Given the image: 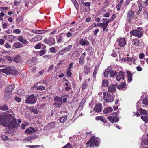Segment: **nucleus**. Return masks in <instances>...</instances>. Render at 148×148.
<instances>
[{
    "label": "nucleus",
    "mask_w": 148,
    "mask_h": 148,
    "mask_svg": "<svg viewBox=\"0 0 148 148\" xmlns=\"http://www.w3.org/2000/svg\"><path fill=\"white\" fill-rule=\"evenodd\" d=\"M12 116L10 114H3L0 116V121L5 126L13 128L17 126V122L15 119H11Z\"/></svg>",
    "instance_id": "1"
},
{
    "label": "nucleus",
    "mask_w": 148,
    "mask_h": 148,
    "mask_svg": "<svg viewBox=\"0 0 148 148\" xmlns=\"http://www.w3.org/2000/svg\"><path fill=\"white\" fill-rule=\"evenodd\" d=\"M100 139L98 138H95L93 136L90 138V140L86 143L87 146L90 147H94L97 146L99 143Z\"/></svg>",
    "instance_id": "2"
},
{
    "label": "nucleus",
    "mask_w": 148,
    "mask_h": 148,
    "mask_svg": "<svg viewBox=\"0 0 148 148\" xmlns=\"http://www.w3.org/2000/svg\"><path fill=\"white\" fill-rule=\"evenodd\" d=\"M142 30V28L138 27L137 30H134L130 31V33L131 35L137 37L138 38H140L143 34Z\"/></svg>",
    "instance_id": "3"
},
{
    "label": "nucleus",
    "mask_w": 148,
    "mask_h": 148,
    "mask_svg": "<svg viewBox=\"0 0 148 148\" xmlns=\"http://www.w3.org/2000/svg\"><path fill=\"white\" fill-rule=\"evenodd\" d=\"M103 99L107 102H111L114 100L113 97L111 94L107 93L106 91L103 92Z\"/></svg>",
    "instance_id": "4"
},
{
    "label": "nucleus",
    "mask_w": 148,
    "mask_h": 148,
    "mask_svg": "<svg viewBox=\"0 0 148 148\" xmlns=\"http://www.w3.org/2000/svg\"><path fill=\"white\" fill-rule=\"evenodd\" d=\"M37 101L36 98L34 94H32L29 95L26 100L25 103L27 104L35 103Z\"/></svg>",
    "instance_id": "5"
},
{
    "label": "nucleus",
    "mask_w": 148,
    "mask_h": 148,
    "mask_svg": "<svg viewBox=\"0 0 148 148\" xmlns=\"http://www.w3.org/2000/svg\"><path fill=\"white\" fill-rule=\"evenodd\" d=\"M14 87V86L12 85H9L7 87L5 92V97L6 98L8 97L11 94Z\"/></svg>",
    "instance_id": "6"
},
{
    "label": "nucleus",
    "mask_w": 148,
    "mask_h": 148,
    "mask_svg": "<svg viewBox=\"0 0 148 148\" xmlns=\"http://www.w3.org/2000/svg\"><path fill=\"white\" fill-rule=\"evenodd\" d=\"M54 99L55 102L54 105H55L56 107H60V106L62 104V98L60 97H58V96H56Z\"/></svg>",
    "instance_id": "7"
},
{
    "label": "nucleus",
    "mask_w": 148,
    "mask_h": 148,
    "mask_svg": "<svg viewBox=\"0 0 148 148\" xmlns=\"http://www.w3.org/2000/svg\"><path fill=\"white\" fill-rule=\"evenodd\" d=\"M44 42L45 43L48 44L49 46H51L54 45L55 43V40L53 38H49L48 39H45L44 40Z\"/></svg>",
    "instance_id": "8"
},
{
    "label": "nucleus",
    "mask_w": 148,
    "mask_h": 148,
    "mask_svg": "<svg viewBox=\"0 0 148 148\" xmlns=\"http://www.w3.org/2000/svg\"><path fill=\"white\" fill-rule=\"evenodd\" d=\"M125 74L122 71L120 72L116 77V79L118 81H119L121 79H124Z\"/></svg>",
    "instance_id": "9"
},
{
    "label": "nucleus",
    "mask_w": 148,
    "mask_h": 148,
    "mask_svg": "<svg viewBox=\"0 0 148 148\" xmlns=\"http://www.w3.org/2000/svg\"><path fill=\"white\" fill-rule=\"evenodd\" d=\"M117 41L118 42L119 45L120 46H124L126 44V40L124 38H119L117 40Z\"/></svg>",
    "instance_id": "10"
},
{
    "label": "nucleus",
    "mask_w": 148,
    "mask_h": 148,
    "mask_svg": "<svg viewBox=\"0 0 148 148\" xmlns=\"http://www.w3.org/2000/svg\"><path fill=\"white\" fill-rule=\"evenodd\" d=\"M94 109L97 112H101L102 109V104L101 103L96 104L94 107Z\"/></svg>",
    "instance_id": "11"
},
{
    "label": "nucleus",
    "mask_w": 148,
    "mask_h": 148,
    "mask_svg": "<svg viewBox=\"0 0 148 148\" xmlns=\"http://www.w3.org/2000/svg\"><path fill=\"white\" fill-rule=\"evenodd\" d=\"M108 119L111 122L113 123L114 122H117L119 121V117L117 116L112 117L109 116L108 118Z\"/></svg>",
    "instance_id": "12"
},
{
    "label": "nucleus",
    "mask_w": 148,
    "mask_h": 148,
    "mask_svg": "<svg viewBox=\"0 0 148 148\" xmlns=\"http://www.w3.org/2000/svg\"><path fill=\"white\" fill-rule=\"evenodd\" d=\"M134 16V12L130 10L128 13L127 19L128 21H129L131 19L133 18Z\"/></svg>",
    "instance_id": "13"
},
{
    "label": "nucleus",
    "mask_w": 148,
    "mask_h": 148,
    "mask_svg": "<svg viewBox=\"0 0 148 148\" xmlns=\"http://www.w3.org/2000/svg\"><path fill=\"white\" fill-rule=\"evenodd\" d=\"M83 68L84 71L83 72L86 75H87L91 71V68L88 67L87 65L84 66Z\"/></svg>",
    "instance_id": "14"
},
{
    "label": "nucleus",
    "mask_w": 148,
    "mask_h": 148,
    "mask_svg": "<svg viewBox=\"0 0 148 148\" xmlns=\"http://www.w3.org/2000/svg\"><path fill=\"white\" fill-rule=\"evenodd\" d=\"M80 45L82 46L88 45L89 44V42L86 40L81 38L79 41Z\"/></svg>",
    "instance_id": "15"
},
{
    "label": "nucleus",
    "mask_w": 148,
    "mask_h": 148,
    "mask_svg": "<svg viewBox=\"0 0 148 148\" xmlns=\"http://www.w3.org/2000/svg\"><path fill=\"white\" fill-rule=\"evenodd\" d=\"M42 39V36H41L38 35L30 40V41L35 42L41 40Z\"/></svg>",
    "instance_id": "16"
},
{
    "label": "nucleus",
    "mask_w": 148,
    "mask_h": 148,
    "mask_svg": "<svg viewBox=\"0 0 148 148\" xmlns=\"http://www.w3.org/2000/svg\"><path fill=\"white\" fill-rule=\"evenodd\" d=\"M112 111L113 109L112 107H108L104 109L103 112L104 114H107L112 112Z\"/></svg>",
    "instance_id": "17"
},
{
    "label": "nucleus",
    "mask_w": 148,
    "mask_h": 148,
    "mask_svg": "<svg viewBox=\"0 0 148 148\" xmlns=\"http://www.w3.org/2000/svg\"><path fill=\"white\" fill-rule=\"evenodd\" d=\"M36 131L35 129L32 127H30L27 129L25 131V132L28 134H31Z\"/></svg>",
    "instance_id": "18"
},
{
    "label": "nucleus",
    "mask_w": 148,
    "mask_h": 148,
    "mask_svg": "<svg viewBox=\"0 0 148 148\" xmlns=\"http://www.w3.org/2000/svg\"><path fill=\"white\" fill-rule=\"evenodd\" d=\"M140 42L139 40L137 38H135L132 40V45L137 46L139 45Z\"/></svg>",
    "instance_id": "19"
},
{
    "label": "nucleus",
    "mask_w": 148,
    "mask_h": 148,
    "mask_svg": "<svg viewBox=\"0 0 148 148\" xmlns=\"http://www.w3.org/2000/svg\"><path fill=\"white\" fill-rule=\"evenodd\" d=\"M116 90L115 86L114 84L110 85L108 88V91L111 92H114Z\"/></svg>",
    "instance_id": "20"
},
{
    "label": "nucleus",
    "mask_w": 148,
    "mask_h": 148,
    "mask_svg": "<svg viewBox=\"0 0 148 148\" xmlns=\"http://www.w3.org/2000/svg\"><path fill=\"white\" fill-rule=\"evenodd\" d=\"M18 40L23 44H27L28 42L25 39H24L22 36L18 37Z\"/></svg>",
    "instance_id": "21"
},
{
    "label": "nucleus",
    "mask_w": 148,
    "mask_h": 148,
    "mask_svg": "<svg viewBox=\"0 0 148 148\" xmlns=\"http://www.w3.org/2000/svg\"><path fill=\"white\" fill-rule=\"evenodd\" d=\"M1 71L7 74H10L11 73V70L10 67L7 68L6 69H1Z\"/></svg>",
    "instance_id": "22"
},
{
    "label": "nucleus",
    "mask_w": 148,
    "mask_h": 148,
    "mask_svg": "<svg viewBox=\"0 0 148 148\" xmlns=\"http://www.w3.org/2000/svg\"><path fill=\"white\" fill-rule=\"evenodd\" d=\"M127 76L128 77V81L131 82L132 80V74L131 72L127 71Z\"/></svg>",
    "instance_id": "23"
},
{
    "label": "nucleus",
    "mask_w": 148,
    "mask_h": 148,
    "mask_svg": "<svg viewBox=\"0 0 148 148\" xmlns=\"http://www.w3.org/2000/svg\"><path fill=\"white\" fill-rule=\"evenodd\" d=\"M16 40V36L11 35H9L8 41L12 42Z\"/></svg>",
    "instance_id": "24"
},
{
    "label": "nucleus",
    "mask_w": 148,
    "mask_h": 148,
    "mask_svg": "<svg viewBox=\"0 0 148 148\" xmlns=\"http://www.w3.org/2000/svg\"><path fill=\"white\" fill-rule=\"evenodd\" d=\"M32 32L34 33L38 34H42L45 32L46 31L45 30H33Z\"/></svg>",
    "instance_id": "25"
},
{
    "label": "nucleus",
    "mask_w": 148,
    "mask_h": 148,
    "mask_svg": "<svg viewBox=\"0 0 148 148\" xmlns=\"http://www.w3.org/2000/svg\"><path fill=\"white\" fill-rule=\"evenodd\" d=\"M23 45L19 42H16L15 43L13 46L16 48H19L22 47Z\"/></svg>",
    "instance_id": "26"
},
{
    "label": "nucleus",
    "mask_w": 148,
    "mask_h": 148,
    "mask_svg": "<svg viewBox=\"0 0 148 148\" xmlns=\"http://www.w3.org/2000/svg\"><path fill=\"white\" fill-rule=\"evenodd\" d=\"M125 60H126L131 62V63H134L136 61V59L134 58H131L127 57L126 58Z\"/></svg>",
    "instance_id": "27"
},
{
    "label": "nucleus",
    "mask_w": 148,
    "mask_h": 148,
    "mask_svg": "<svg viewBox=\"0 0 148 148\" xmlns=\"http://www.w3.org/2000/svg\"><path fill=\"white\" fill-rule=\"evenodd\" d=\"M67 119V115H64L62 116L60 119V121L61 123H64L66 120Z\"/></svg>",
    "instance_id": "28"
},
{
    "label": "nucleus",
    "mask_w": 148,
    "mask_h": 148,
    "mask_svg": "<svg viewBox=\"0 0 148 148\" xmlns=\"http://www.w3.org/2000/svg\"><path fill=\"white\" fill-rule=\"evenodd\" d=\"M126 84L124 82L121 83L118 86L117 88L119 89H123L126 86Z\"/></svg>",
    "instance_id": "29"
},
{
    "label": "nucleus",
    "mask_w": 148,
    "mask_h": 148,
    "mask_svg": "<svg viewBox=\"0 0 148 148\" xmlns=\"http://www.w3.org/2000/svg\"><path fill=\"white\" fill-rule=\"evenodd\" d=\"M21 60V57L19 55H16L14 58V61L16 63H18Z\"/></svg>",
    "instance_id": "30"
},
{
    "label": "nucleus",
    "mask_w": 148,
    "mask_h": 148,
    "mask_svg": "<svg viewBox=\"0 0 148 148\" xmlns=\"http://www.w3.org/2000/svg\"><path fill=\"white\" fill-rule=\"evenodd\" d=\"M95 119L97 120H100L102 121L103 122H105L106 121V120L105 119V117L102 116H100L96 117L95 118Z\"/></svg>",
    "instance_id": "31"
},
{
    "label": "nucleus",
    "mask_w": 148,
    "mask_h": 148,
    "mask_svg": "<svg viewBox=\"0 0 148 148\" xmlns=\"http://www.w3.org/2000/svg\"><path fill=\"white\" fill-rule=\"evenodd\" d=\"M139 112L141 114L146 115L147 114V113L145 110V109H142V108H141Z\"/></svg>",
    "instance_id": "32"
},
{
    "label": "nucleus",
    "mask_w": 148,
    "mask_h": 148,
    "mask_svg": "<svg viewBox=\"0 0 148 148\" xmlns=\"http://www.w3.org/2000/svg\"><path fill=\"white\" fill-rule=\"evenodd\" d=\"M118 73L114 71H110V75L111 77H114Z\"/></svg>",
    "instance_id": "33"
},
{
    "label": "nucleus",
    "mask_w": 148,
    "mask_h": 148,
    "mask_svg": "<svg viewBox=\"0 0 148 148\" xmlns=\"http://www.w3.org/2000/svg\"><path fill=\"white\" fill-rule=\"evenodd\" d=\"M141 119L145 123H147L148 121V117L145 116H141Z\"/></svg>",
    "instance_id": "34"
},
{
    "label": "nucleus",
    "mask_w": 148,
    "mask_h": 148,
    "mask_svg": "<svg viewBox=\"0 0 148 148\" xmlns=\"http://www.w3.org/2000/svg\"><path fill=\"white\" fill-rule=\"evenodd\" d=\"M108 85V81L107 80H104L102 83V86H107Z\"/></svg>",
    "instance_id": "35"
},
{
    "label": "nucleus",
    "mask_w": 148,
    "mask_h": 148,
    "mask_svg": "<svg viewBox=\"0 0 148 148\" xmlns=\"http://www.w3.org/2000/svg\"><path fill=\"white\" fill-rule=\"evenodd\" d=\"M72 45H70L63 49L64 52L68 51L71 48Z\"/></svg>",
    "instance_id": "36"
},
{
    "label": "nucleus",
    "mask_w": 148,
    "mask_h": 148,
    "mask_svg": "<svg viewBox=\"0 0 148 148\" xmlns=\"http://www.w3.org/2000/svg\"><path fill=\"white\" fill-rule=\"evenodd\" d=\"M29 125V123L27 122H25L21 125V129L24 130L25 129V127Z\"/></svg>",
    "instance_id": "37"
},
{
    "label": "nucleus",
    "mask_w": 148,
    "mask_h": 148,
    "mask_svg": "<svg viewBox=\"0 0 148 148\" xmlns=\"http://www.w3.org/2000/svg\"><path fill=\"white\" fill-rule=\"evenodd\" d=\"M17 93L19 95L21 96L24 93V91L22 89H20L17 91Z\"/></svg>",
    "instance_id": "38"
},
{
    "label": "nucleus",
    "mask_w": 148,
    "mask_h": 148,
    "mask_svg": "<svg viewBox=\"0 0 148 148\" xmlns=\"http://www.w3.org/2000/svg\"><path fill=\"white\" fill-rule=\"evenodd\" d=\"M6 59L9 61H12L13 60V58L9 56L6 55L5 56Z\"/></svg>",
    "instance_id": "39"
},
{
    "label": "nucleus",
    "mask_w": 148,
    "mask_h": 148,
    "mask_svg": "<svg viewBox=\"0 0 148 148\" xmlns=\"http://www.w3.org/2000/svg\"><path fill=\"white\" fill-rule=\"evenodd\" d=\"M45 89V87L44 86H39L37 87V89L38 90H44Z\"/></svg>",
    "instance_id": "40"
},
{
    "label": "nucleus",
    "mask_w": 148,
    "mask_h": 148,
    "mask_svg": "<svg viewBox=\"0 0 148 148\" xmlns=\"http://www.w3.org/2000/svg\"><path fill=\"white\" fill-rule=\"evenodd\" d=\"M13 32L17 34H19L21 33V31L19 29H14L13 30Z\"/></svg>",
    "instance_id": "41"
},
{
    "label": "nucleus",
    "mask_w": 148,
    "mask_h": 148,
    "mask_svg": "<svg viewBox=\"0 0 148 148\" xmlns=\"http://www.w3.org/2000/svg\"><path fill=\"white\" fill-rule=\"evenodd\" d=\"M43 57L46 59H49L53 58V56L51 55H46L44 56Z\"/></svg>",
    "instance_id": "42"
},
{
    "label": "nucleus",
    "mask_w": 148,
    "mask_h": 148,
    "mask_svg": "<svg viewBox=\"0 0 148 148\" xmlns=\"http://www.w3.org/2000/svg\"><path fill=\"white\" fill-rule=\"evenodd\" d=\"M91 3L90 2H87L85 3H84L82 4L83 5L87 7H88L89 8V7L90 6V4Z\"/></svg>",
    "instance_id": "43"
},
{
    "label": "nucleus",
    "mask_w": 148,
    "mask_h": 148,
    "mask_svg": "<svg viewBox=\"0 0 148 148\" xmlns=\"http://www.w3.org/2000/svg\"><path fill=\"white\" fill-rule=\"evenodd\" d=\"M41 44L40 43H38L35 46L34 48L36 49H39L40 48Z\"/></svg>",
    "instance_id": "44"
},
{
    "label": "nucleus",
    "mask_w": 148,
    "mask_h": 148,
    "mask_svg": "<svg viewBox=\"0 0 148 148\" xmlns=\"http://www.w3.org/2000/svg\"><path fill=\"white\" fill-rule=\"evenodd\" d=\"M1 138L2 140L4 141L6 140H8V137L7 136H5L3 135H2L1 136Z\"/></svg>",
    "instance_id": "45"
},
{
    "label": "nucleus",
    "mask_w": 148,
    "mask_h": 148,
    "mask_svg": "<svg viewBox=\"0 0 148 148\" xmlns=\"http://www.w3.org/2000/svg\"><path fill=\"white\" fill-rule=\"evenodd\" d=\"M143 103L145 105L148 104V99L145 98L143 101Z\"/></svg>",
    "instance_id": "46"
},
{
    "label": "nucleus",
    "mask_w": 148,
    "mask_h": 148,
    "mask_svg": "<svg viewBox=\"0 0 148 148\" xmlns=\"http://www.w3.org/2000/svg\"><path fill=\"white\" fill-rule=\"evenodd\" d=\"M34 137H26L25 138L24 140L27 141H30L33 139H34Z\"/></svg>",
    "instance_id": "47"
},
{
    "label": "nucleus",
    "mask_w": 148,
    "mask_h": 148,
    "mask_svg": "<svg viewBox=\"0 0 148 148\" xmlns=\"http://www.w3.org/2000/svg\"><path fill=\"white\" fill-rule=\"evenodd\" d=\"M46 53V51L45 50H41L39 51V55L40 56H43Z\"/></svg>",
    "instance_id": "48"
},
{
    "label": "nucleus",
    "mask_w": 148,
    "mask_h": 148,
    "mask_svg": "<svg viewBox=\"0 0 148 148\" xmlns=\"http://www.w3.org/2000/svg\"><path fill=\"white\" fill-rule=\"evenodd\" d=\"M84 58H82V57H80L79 59V63L80 64H82L84 62Z\"/></svg>",
    "instance_id": "49"
},
{
    "label": "nucleus",
    "mask_w": 148,
    "mask_h": 148,
    "mask_svg": "<svg viewBox=\"0 0 148 148\" xmlns=\"http://www.w3.org/2000/svg\"><path fill=\"white\" fill-rule=\"evenodd\" d=\"M8 109V107L6 105H3L1 108V110H5Z\"/></svg>",
    "instance_id": "50"
},
{
    "label": "nucleus",
    "mask_w": 148,
    "mask_h": 148,
    "mask_svg": "<svg viewBox=\"0 0 148 148\" xmlns=\"http://www.w3.org/2000/svg\"><path fill=\"white\" fill-rule=\"evenodd\" d=\"M66 74L68 76L71 77L72 73L71 71V70L68 69L67 70Z\"/></svg>",
    "instance_id": "51"
},
{
    "label": "nucleus",
    "mask_w": 148,
    "mask_h": 148,
    "mask_svg": "<svg viewBox=\"0 0 148 148\" xmlns=\"http://www.w3.org/2000/svg\"><path fill=\"white\" fill-rule=\"evenodd\" d=\"M109 74V71L106 70L104 73V75L106 77H108V75Z\"/></svg>",
    "instance_id": "52"
},
{
    "label": "nucleus",
    "mask_w": 148,
    "mask_h": 148,
    "mask_svg": "<svg viewBox=\"0 0 148 148\" xmlns=\"http://www.w3.org/2000/svg\"><path fill=\"white\" fill-rule=\"evenodd\" d=\"M105 23H100L97 24V26L99 27H103L105 25Z\"/></svg>",
    "instance_id": "53"
},
{
    "label": "nucleus",
    "mask_w": 148,
    "mask_h": 148,
    "mask_svg": "<svg viewBox=\"0 0 148 148\" xmlns=\"http://www.w3.org/2000/svg\"><path fill=\"white\" fill-rule=\"evenodd\" d=\"M20 3V1H18L17 0H15L14 2V4L16 6H18L19 5Z\"/></svg>",
    "instance_id": "54"
},
{
    "label": "nucleus",
    "mask_w": 148,
    "mask_h": 148,
    "mask_svg": "<svg viewBox=\"0 0 148 148\" xmlns=\"http://www.w3.org/2000/svg\"><path fill=\"white\" fill-rule=\"evenodd\" d=\"M4 45L5 47L7 48H10L11 47V46L8 42L6 43Z\"/></svg>",
    "instance_id": "55"
},
{
    "label": "nucleus",
    "mask_w": 148,
    "mask_h": 148,
    "mask_svg": "<svg viewBox=\"0 0 148 148\" xmlns=\"http://www.w3.org/2000/svg\"><path fill=\"white\" fill-rule=\"evenodd\" d=\"M50 51L53 53H55L56 52V49L53 47L50 48Z\"/></svg>",
    "instance_id": "56"
},
{
    "label": "nucleus",
    "mask_w": 148,
    "mask_h": 148,
    "mask_svg": "<svg viewBox=\"0 0 148 148\" xmlns=\"http://www.w3.org/2000/svg\"><path fill=\"white\" fill-rule=\"evenodd\" d=\"M57 42L61 43L63 42V38L61 36L59 38L58 40H57Z\"/></svg>",
    "instance_id": "57"
},
{
    "label": "nucleus",
    "mask_w": 148,
    "mask_h": 148,
    "mask_svg": "<svg viewBox=\"0 0 148 148\" xmlns=\"http://www.w3.org/2000/svg\"><path fill=\"white\" fill-rule=\"evenodd\" d=\"M12 73L13 75H17L18 74V71L16 70H13L12 71Z\"/></svg>",
    "instance_id": "58"
},
{
    "label": "nucleus",
    "mask_w": 148,
    "mask_h": 148,
    "mask_svg": "<svg viewBox=\"0 0 148 148\" xmlns=\"http://www.w3.org/2000/svg\"><path fill=\"white\" fill-rule=\"evenodd\" d=\"M116 15L115 14H113L111 17V18L110 19V20L111 21H112L114 19V18H115L116 17Z\"/></svg>",
    "instance_id": "59"
},
{
    "label": "nucleus",
    "mask_w": 148,
    "mask_h": 148,
    "mask_svg": "<svg viewBox=\"0 0 148 148\" xmlns=\"http://www.w3.org/2000/svg\"><path fill=\"white\" fill-rule=\"evenodd\" d=\"M65 53L64 52V51L63 50V49L62 50L60 51L58 53V54L59 55H62L64 53Z\"/></svg>",
    "instance_id": "60"
},
{
    "label": "nucleus",
    "mask_w": 148,
    "mask_h": 148,
    "mask_svg": "<svg viewBox=\"0 0 148 148\" xmlns=\"http://www.w3.org/2000/svg\"><path fill=\"white\" fill-rule=\"evenodd\" d=\"M15 100L18 102H20L21 101V99L20 98L16 97L15 98Z\"/></svg>",
    "instance_id": "61"
},
{
    "label": "nucleus",
    "mask_w": 148,
    "mask_h": 148,
    "mask_svg": "<svg viewBox=\"0 0 148 148\" xmlns=\"http://www.w3.org/2000/svg\"><path fill=\"white\" fill-rule=\"evenodd\" d=\"M110 16V14L108 12L106 13L103 16V17H108Z\"/></svg>",
    "instance_id": "62"
},
{
    "label": "nucleus",
    "mask_w": 148,
    "mask_h": 148,
    "mask_svg": "<svg viewBox=\"0 0 148 148\" xmlns=\"http://www.w3.org/2000/svg\"><path fill=\"white\" fill-rule=\"evenodd\" d=\"M8 25L7 23H5L3 25V28L4 29H6L7 28Z\"/></svg>",
    "instance_id": "63"
},
{
    "label": "nucleus",
    "mask_w": 148,
    "mask_h": 148,
    "mask_svg": "<svg viewBox=\"0 0 148 148\" xmlns=\"http://www.w3.org/2000/svg\"><path fill=\"white\" fill-rule=\"evenodd\" d=\"M144 143L145 145H148V138L144 140Z\"/></svg>",
    "instance_id": "64"
}]
</instances>
